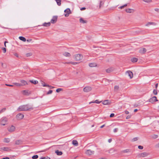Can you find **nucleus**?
I'll list each match as a JSON object with an SVG mask.
<instances>
[{"label":"nucleus","mask_w":159,"mask_h":159,"mask_svg":"<svg viewBox=\"0 0 159 159\" xmlns=\"http://www.w3.org/2000/svg\"><path fill=\"white\" fill-rule=\"evenodd\" d=\"M48 87H49L50 89H53L54 88V87L53 86H52L49 85V86H48Z\"/></svg>","instance_id":"nucleus-56"},{"label":"nucleus","mask_w":159,"mask_h":159,"mask_svg":"<svg viewBox=\"0 0 159 159\" xmlns=\"http://www.w3.org/2000/svg\"><path fill=\"white\" fill-rule=\"evenodd\" d=\"M112 141V139H108V142L109 143H111Z\"/></svg>","instance_id":"nucleus-60"},{"label":"nucleus","mask_w":159,"mask_h":159,"mask_svg":"<svg viewBox=\"0 0 159 159\" xmlns=\"http://www.w3.org/2000/svg\"><path fill=\"white\" fill-rule=\"evenodd\" d=\"M30 81L31 83L34 84H37L38 82V81L34 80H30Z\"/></svg>","instance_id":"nucleus-29"},{"label":"nucleus","mask_w":159,"mask_h":159,"mask_svg":"<svg viewBox=\"0 0 159 159\" xmlns=\"http://www.w3.org/2000/svg\"><path fill=\"white\" fill-rule=\"evenodd\" d=\"M158 100L156 96H154L149 100V102L152 103H153L157 101Z\"/></svg>","instance_id":"nucleus-5"},{"label":"nucleus","mask_w":159,"mask_h":159,"mask_svg":"<svg viewBox=\"0 0 159 159\" xmlns=\"http://www.w3.org/2000/svg\"><path fill=\"white\" fill-rule=\"evenodd\" d=\"M33 109L32 106L29 104H26L21 105L18 107L17 111H31Z\"/></svg>","instance_id":"nucleus-1"},{"label":"nucleus","mask_w":159,"mask_h":159,"mask_svg":"<svg viewBox=\"0 0 159 159\" xmlns=\"http://www.w3.org/2000/svg\"><path fill=\"white\" fill-rule=\"evenodd\" d=\"M130 150L129 149H125V150H123V152H125V153H126V152H130Z\"/></svg>","instance_id":"nucleus-36"},{"label":"nucleus","mask_w":159,"mask_h":159,"mask_svg":"<svg viewBox=\"0 0 159 159\" xmlns=\"http://www.w3.org/2000/svg\"><path fill=\"white\" fill-rule=\"evenodd\" d=\"M9 150V148L8 147H4L3 148V150L5 151H8Z\"/></svg>","instance_id":"nucleus-38"},{"label":"nucleus","mask_w":159,"mask_h":159,"mask_svg":"<svg viewBox=\"0 0 159 159\" xmlns=\"http://www.w3.org/2000/svg\"><path fill=\"white\" fill-rule=\"evenodd\" d=\"M5 85L7 86H10V87H13V86L11 84H6Z\"/></svg>","instance_id":"nucleus-54"},{"label":"nucleus","mask_w":159,"mask_h":159,"mask_svg":"<svg viewBox=\"0 0 159 159\" xmlns=\"http://www.w3.org/2000/svg\"><path fill=\"white\" fill-rule=\"evenodd\" d=\"M72 143L75 146H77L78 145V143L76 140H73L72 142Z\"/></svg>","instance_id":"nucleus-19"},{"label":"nucleus","mask_w":159,"mask_h":159,"mask_svg":"<svg viewBox=\"0 0 159 159\" xmlns=\"http://www.w3.org/2000/svg\"><path fill=\"white\" fill-rule=\"evenodd\" d=\"M23 93L24 95H29L30 94L28 91L26 90L23 91Z\"/></svg>","instance_id":"nucleus-22"},{"label":"nucleus","mask_w":159,"mask_h":159,"mask_svg":"<svg viewBox=\"0 0 159 159\" xmlns=\"http://www.w3.org/2000/svg\"><path fill=\"white\" fill-rule=\"evenodd\" d=\"M20 82L21 83L20 84L22 85L21 86L25 85L27 84V82L24 80H21Z\"/></svg>","instance_id":"nucleus-18"},{"label":"nucleus","mask_w":159,"mask_h":159,"mask_svg":"<svg viewBox=\"0 0 159 159\" xmlns=\"http://www.w3.org/2000/svg\"><path fill=\"white\" fill-rule=\"evenodd\" d=\"M32 55V54L31 53H26V56L27 57H30V56H31Z\"/></svg>","instance_id":"nucleus-42"},{"label":"nucleus","mask_w":159,"mask_h":159,"mask_svg":"<svg viewBox=\"0 0 159 159\" xmlns=\"http://www.w3.org/2000/svg\"><path fill=\"white\" fill-rule=\"evenodd\" d=\"M105 126V125H102L100 126V128H103Z\"/></svg>","instance_id":"nucleus-64"},{"label":"nucleus","mask_w":159,"mask_h":159,"mask_svg":"<svg viewBox=\"0 0 159 159\" xmlns=\"http://www.w3.org/2000/svg\"><path fill=\"white\" fill-rule=\"evenodd\" d=\"M10 139L8 138H5L3 142L5 143H8L10 142Z\"/></svg>","instance_id":"nucleus-20"},{"label":"nucleus","mask_w":159,"mask_h":159,"mask_svg":"<svg viewBox=\"0 0 159 159\" xmlns=\"http://www.w3.org/2000/svg\"><path fill=\"white\" fill-rule=\"evenodd\" d=\"M156 24H155V23H154V22H148V23L146 25H145L146 26H148L149 25H155Z\"/></svg>","instance_id":"nucleus-21"},{"label":"nucleus","mask_w":159,"mask_h":159,"mask_svg":"<svg viewBox=\"0 0 159 159\" xmlns=\"http://www.w3.org/2000/svg\"><path fill=\"white\" fill-rule=\"evenodd\" d=\"M57 17H58L57 16H53L52 19H51V20L50 23H51L52 24L55 23L57 20Z\"/></svg>","instance_id":"nucleus-6"},{"label":"nucleus","mask_w":159,"mask_h":159,"mask_svg":"<svg viewBox=\"0 0 159 159\" xmlns=\"http://www.w3.org/2000/svg\"><path fill=\"white\" fill-rule=\"evenodd\" d=\"M62 89L61 88H58L56 89V91L57 93H58L60 91L62 90Z\"/></svg>","instance_id":"nucleus-46"},{"label":"nucleus","mask_w":159,"mask_h":159,"mask_svg":"<svg viewBox=\"0 0 159 159\" xmlns=\"http://www.w3.org/2000/svg\"><path fill=\"white\" fill-rule=\"evenodd\" d=\"M1 124L3 125H5L6 124V122L7 121V119L5 117H2L0 120Z\"/></svg>","instance_id":"nucleus-2"},{"label":"nucleus","mask_w":159,"mask_h":159,"mask_svg":"<svg viewBox=\"0 0 159 159\" xmlns=\"http://www.w3.org/2000/svg\"><path fill=\"white\" fill-rule=\"evenodd\" d=\"M7 43V41H5V42H4V46H5V47H6V43Z\"/></svg>","instance_id":"nucleus-63"},{"label":"nucleus","mask_w":159,"mask_h":159,"mask_svg":"<svg viewBox=\"0 0 159 159\" xmlns=\"http://www.w3.org/2000/svg\"><path fill=\"white\" fill-rule=\"evenodd\" d=\"M143 1L147 3H150L152 2L151 0H143Z\"/></svg>","instance_id":"nucleus-44"},{"label":"nucleus","mask_w":159,"mask_h":159,"mask_svg":"<svg viewBox=\"0 0 159 159\" xmlns=\"http://www.w3.org/2000/svg\"><path fill=\"white\" fill-rule=\"evenodd\" d=\"M126 11L127 13H131L134 12V10L131 9H128L126 10Z\"/></svg>","instance_id":"nucleus-15"},{"label":"nucleus","mask_w":159,"mask_h":159,"mask_svg":"<svg viewBox=\"0 0 159 159\" xmlns=\"http://www.w3.org/2000/svg\"><path fill=\"white\" fill-rule=\"evenodd\" d=\"M155 11H156L159 12V8H155Z\"/></svg>","instance_id":"nucleus-53"},{"label":"nucleus","mask_w":159,"mask_h":159,"mask_svg":"<svg viewBox=\"0 0 159 159\" xmlns=\"http://www.w3.org/2000/svg\"><path fill=\"white\" fill-rule=\"evenodd\" d=\"M24 117V115L21 113H19L16 115V119L19 120L22 119Z\"/></svg>","instance_id":"nucleus-4"},{"label":"nucleus","mask_w":159,"mask_h":159,"mask_svg":"<svg viewBox=\"0 0 159 159\" xmlns=\"http://www.w3.org/2000/svg\"><path fill=\"white\" fill-rule=\"evenodd\" d=\"M40 159H50V158L46 157H41L40 158Z\"/></svg>","instance_id":"nucleus-45"},{"label":"nucleus","mask_w":159,"mask_h":159,"mask_svg":"<svg viewBox=\"0 0 159 159\" xmlns=\"http://www.w3.org/2000/svg\"><path fill=\"white\" fill-rule=\"evenodd\" d=\"M6 110V108H4L0 110V114L1 113H2L4 112Z\"/></svg>","instance_id":"nucleus-41"},{"label":"nucleus","mask_w":159,"mask_h":159,"mask_svg":"<svg viewBox=\"0 0 159 159\" xmlns=\"http://www.w3.org/2000/svg\"><path fill=\"white\" fill-rule=\"evenodd\" d=\"M63 55L66 57H69L70 56V54L68 52H65Z\"/></svg>","instance_id":"nucleus-28"},{"label":"nucleus","mask_w":159,"mask_h":159,"mask_svg":"<svg viewBox=\"0 0 159 159\" xmlns=\"http://www.w3.org/2000/svg\"><path fill=\"white\" fill-rule=\"evenodd\" d=\"M2 50L3 51V52L4 53H5L6 52V48H2Z\"/></svg>","instance_id":"nucleus-51"},{"label":"nucleus","mask_w":159,"mask_h":159,"mask_svg":"<svg viewBox=\"0 0 159 159\" xmlns=\"http://www.w3.org/2000/svg\"><path fill=\"white\" fill-rule=\"evenodd\" d=\"M86 9V8L84 7H82L81 8V9H80V10L82 11V10H84Z\"/></svg>","instance_id":"nucleus-55"},{"label":"nucleus","mask_w":159,"mask_h":159,"mask_svg":"<svg viewBox=\"0 0 159 159\" xmlns=\"http://www.w3.org/2000/svg\"><path fill=\"white\" fill-rule=\"evenodd\" d=\"M138 60V59L135 57H133L131 59V61L133 62H137Z\"/></svg>","instance_id":"nucleus-23"},{"label":"nucleus","mask_w":159,"mask_h":159,"mask_svg":"<svg viewBox=\"0 0 159 159\" xmlns=\"http://www.w3.org/2000/svg\"><path fill=\"white\" fill-rule=\"evenodd\" d=\"M102 104L104 105H110L111 104V102L108 100H106L102 102Z\"/></svg>","instance_id":"nucleus-11"},{"label":"nucleus","mask_w":159,"mask_h":159,"mask_svg":"<svg viewBox=\"0 0 159 159\" xmlns=\"http://www.w3.org/2000/svg\"><path fill=\"white\" fill-rule=\"evenodd\" d=\"M22 143V141L20 140H17L15 142V144L16 145L21 144Z\"/></svg>","instance_id":"nucleus-14"},{"label":"nucleus","mask_w":159,"mask_h":159,"mask_svg":"<svg viewBox=\"0 0 159 159\" xmlns=\"http://www.w3.org/2000/svg\"><path fill=\"white\" fill-rule=\"evenodd\" d=\"M55 153L57 155H61L62 154V152L61 151H59L58 150L56 151Z\"/></svg>","instance_id":"nucleus-24"},{"label":"nucleus","mask_w":159,"mask_h":159,"mask_svg":"<svg viewBox=\"0 0 159 159\" xmlns=\"http://www.w3.org/2000/svg\"><path fill=\"white\" fill-rule=\"evenodd\" d=\"M42 84L43 85V87H47V86H49V85L45 83L44 82H42Z\"/></svg>","instance_id":"nucleus-33"},{"label":"nucleus","mask_w":159,"mask_h":159,"mask_svg":"<svg viewBox=\"0 0 159 159\" xmlns=\"http://www.w3.org/2000/svg\"><path fill=\"white\" fill-rule=\"evenodd\" d=\"M80 23H86L87 22V21L85 20H84L83 18H81L80 20Z\"/></svg>","instance_id":"nucleus-25"},{"label":"nucleus","mask_w":159,"mask_h":159,"mask_svg":"<svg viewBox=\"0 0 159 159\" xmlns=\"http://www.w3.org/2000/svg\"><path fill=\"white\" fill-rule=\"evenodd\" d=\"M89 66L90 67H94L97 66L96 63H91L89 64Z\"/></svg>","instance_id":"nucleus-16"},{"label":"nucleus","mask_w":159,"mask_h":159,"mask_svg":"<svg viewBox=\"0 0 159 159\" xmlns=\"http://www.w3.org/2000/svg\"><path fill=\"white\" fill-rule=\"evenodd\" d=\"M64 12H65L66 13L68 14H69L71 13L70 10L69 8H68L66 10H65Z\"/></svg>","instance_id":"nucleus-26"},{"label":"nucleus","mask_w":159,"mask_h":159,"mask_svg":"<svg viewBox=\"0 0 159 159\" xmlns=\"http://www.w3.org/2000/svg\"><path fill=\"white\" fill-rule=\"evenodd\" d=\"M138 139L137 137H135L132 139V142L135 141L137 140Z\"/></svg>","instance_id":"nucleus-43"},{"label":"nucleus","mask_w":159,"mask_h":159,"mask_svg":"<svg viewBox=\"0 0 159 159\" xmlns=\"http://www.w3.org/2000/svg\"><path fill=\"white\" fill-rule=\"evenodd\" d=\"M94 151H92L90 149L88 150L85 152L86 154L89 155H91L92 154H94Z\"/></svg>","instance_id":"nucleus-7"},{"label":"nucleus","mask_w":159,"mask_h":159,"mask_svg":"<svg viewBox=\"0 0 159 159\" xmlns=\"http://www.w3.org/2000/svg\"><path fill=\"white\" fill-rule=\"evenodd\" d=\"M125 113L126 114H128L129 113V112L128 111H125Z\"/></svg>","instance_id":"nucleus-59"},{"label":"nucleus","mask_w":159,"mask_h":159,"mask_svg":"<svg viewBox=\"0 0 159 159\" xmlns=\"http://www.w3.org/2000/svg\"><path fill=\"white\" fill-rule=\"evenodd\" d=\"M83 58V56L80 54H77L75 55V59L76 61H80Z\"/></svg>","instance_id":"nucleus-3"},{"label":"nucleus","mask_w":159,"mask_h":159,"mask_svg":"<svg viewBox=\"0 0 159 159\" xmlns=\"http://www.w3.org/2000/svg\"><path fill=\"white\" fill-rule=\"evenodd\" d=\"M115 114L114 113H111L110 114V117H112L114 116Z\"/></svg>","instance_id":"nucleus-52"},{"label":"nucleus","mask_w":159,"mask_h":159,"mask_svg":"<svg viewBox=\"0 0 159 159\" xmlns=\"http://www.w3.org/2000/svg\"><path fill=\"white\" fill-rule=\"evenodd\" d=\"M127 6V4H125V5H124L123 6L120 7H119V8H120V9H122L124 7H125Z\"/></svg>","instance_id":"nucleus-37"},{"label":"nucleus","mask_w":159,"mask_h":159,"mask_svg":"<svg viewBox=\"0 0 159 159\" xmlns=\"http://www.w3.org/2000/svg\"><path fill=\"white\" fill-rule=\"evenodd\" d=\"M118 129L117 128H116L114 129L113 130V131L114 132L116 133V132L118 131Z\"/></svg>","instance_id":"nucleus-50"},{"label":"nucleus","mask_w":159,"mask_h":159,"mask_svg":"<svg viewBox=\"0 0 159 159\" xmlns=\"http://www.w3.org/2000/svg\"><path fill=\"white\" fill-rule=\"evenodd\" d=\"M146 52V48H142L139 51V52L140 53L142 54H143L145 53Z\"/></svg>","instance_id":"nucleus-13"},{"label":"nucleus","mask_w":159,"mask_h":159,"mask_svg":"<svg viewBox=\"0 0 159 159\" xmlns=\"http://www.w3.org/2000/svg\"><path fill=\"white\" fill-rule=\"evenodd\" d=\"M14 55L17 57H18V55L17 53H15L14 54Z\"/></svg>","instance_id":"nucleus-57"},{"label":"nucleus","mask_w":159,"mask_h":159,"mask_svg":"<svg viewBox=\"0 0 159 159\" xmlns=\"http://www.w3.org/2000/svg\"><path fill=\"white\" fill-rule=\"evenodd\" d=\"M51 23L50 22L48 23L45 22L43 24V25L45 27H48L50 25Z\"/></svg>","instance_id":"nucleus-17"},{"label":"nucleus","mask_w":159,"mask_h":159,"mask_svg":"<svg viewBox=\"0 0 159 159\" xmlns=\"http://www.w3.org/2000/svg\"><path fill=\"white\" fill-rule=\"evenodd\" d=\"M113 70L111 68H109L106 70V71L107 72L109 73L111 72Z\"/></svg>","instance_id":"nucleus-31"},{"label":"nucleus","mask_w":159,"mask_h":159,"mask_svg":"<svg viewBox=\"0 0 159 159\" xmlns=\"http://www.w3.org/2000/svg\"><path fill=\"white\" fill-rule=\"evenodd\" d=\"M153 93L155 95H157V90L156 89H154L153 91Z\"/></svg>","instance_id":"nucleus-35"},{"label":"nucleus","mask_w":159,"mask_h":159,"mask_svg":"<svg viewBox=\"0 0 159 159\" xmlns=\"http://www.w3.org/2000/svg\"><path fill=\"white\" fill-rule=\"evenodd\" d=\"M101 102V101L99 102L98 100H96L94 102H89V104H90L91 103H95L97 104H99L100 102Z\"/></svg>","instance_id":"nucleus-30"},{"label":"nucleus","mask_w":159,"mask_h":159,"mask_svg":"<svg viewBox=\"0 0 159 159\" xmlns=\"http://www.w3.org/2000/svg\"><path fill=\"white\" fill-rule=\"evenodd\" d=\"M158 136L156 134H153L152 136V138L154 139H156L158 138Z\"/></svg>","instance_id":"nucleus-40"},{"label":"nucleus","mask_w":159,"mask_h":159,"mask_svg":"<svg viewBox=\"0 0 159 159\" xmlns=\"http://www.w3.org/2000/svg\"><path fill=\"white\" fill-rule=\"evenodd\" d=\"M119 88V87L118 86H117V85H116L115 87H114V90H117Z\"/></svg>","instance_id":"nucleus-47"},{"label":"nucleus","mask_w":159,"mask_h":159,"mask_svg":"<svg viewBox=\"0 0 159 159\" xmlns=\"http://www.w3.org/2000/svg\"><path fill=\"white\" fill-rule=\"evenodd\" d=\"M126 74L128 75L130 79L133 78V74L132 72L130 70L127 71L126 72Z\"/></svg>","instance_id":"nucleus-8"},{"label":"nucleus","mask_w":159,"mask_h":159,"mask_svg":"<svg viewBox=\"0 0 159 159\" xmlns=\"http://www.w3.org/2000/svg\"><path fill=\"white\" fill-rule=\"evenodd\" d=\"M38 156L37 155H34L32 157V158L33 159H36L38 158Z\"/></svg>","instance_id":"nucleus-34"},{"label":"nucleus","mask_w":159,"mask_h":159,"mask_svg":"<svg viewBox=\"0 0 159 159\" xmlns=\"http://www.w3.org/2000/svg\"><path fill=\"white\" fill-rule=\"evenodd\" d=\"M104 4V3L102 2L101 1H100V5H99V8H100Z\"/></svg>","instance_id":"nucleus-39"},{"label":"nucleus","mask_w":159,"mask_h":159,"mask_svg":"<svg viewBox=\"0 0 159 159\" xmlns=\"http://www.w3.org/2000/svg\"><path fill=\"white\" fill-rule=\"evenodd\" d=\"M158 83H157L155 85V87L156 88V89H157V86H158Z\"/></svg>","instance_id":"nucleus-61"},{"label":"nucleus","mask_w":159,"mask_h":159,"mask_svg":"<svg viewBox=\"0 0 159 159\" xmlns=\"http://www.w3.org/2000/svg\"><path fill=\"white\" fill-rule=\"evenodd\" d=\"M69 14H68L67 13V14H65V16H66V17H67V16H69Z\"/></svg>","instance_id":"nucleus-62"},{"label":"nucleus","mask_w":159,"mask_h":159,"mask_svg":"<svg viewBox=\"0 0 159 159\" xmlns=\"http://www.w3.org/2000/svg\"><path fill=\"white\" fill-rule=\"evenodd\" d=\"M19 38L20 40H22L24 42H25L26 41V39L23 37L20 36Z\"/></svg>","instance_id":"nucleus-27"},{"label":"nucleus","mask_w":159,"mask_h":159,"mask_svg":"<svg viewBox=\"0 0 159 159\" xmlns=\"http://www.w3.org/2000/svg\"><path fill=\"white\" fill-rule=\"evenodd\" d=\"M148 154L146 152H143L140 154V156L141 157H144L147 156Z\"/></svg>","instance_id":"nucleus-12"},{"label":"nucleus","mask_w":159,"mask_h":159,"mask_svg":"<svg viewBox=\"0 0 159 159\" xmlns=\"http://www.w3.org/2000/svg\"><path fill=\"white\" fill-rule=\"evenodd\" d=\"M52 90H49L47 93V94H50L52 93Z\"/></svg>","instance_id":"nucleus-48"},{"label":"nucleus","mask_w":159,"mask_h":159,"mask_svg":"<svg viewBox=\"0 0 159 159\" xmlns=\"http://www.w3.org/2000/svg\"><path fill=\"white\" fill-rule=\"evenodd\" d=\"M15 127L13 125H11L9 127H8V131L10 132H13L15 130Z\"/></svg>","instance_id":"nucleus-10"},{"label":"nucleus","mask_w":159,"mask_h":159,"mask_svg":"<svg viewBox=\"0 0 159 159\" xmlns=\"http://www.w3.org/2000/svg\"><path fill=\"white\" fill-rule=\"evenodd\" d=\"M130 118V116H129V115H128V116L126 117V119H129V118Z\"/></svg>","instance_id":"nucleus-58"},{"label":"nucleus","mask_w":159,"mask_h":159,"mask_svg":"<svg viewBox=\"0 0 159 159\" xmlns=\"http://www.w3.org/2000/svg\"><path fill=\"white\" fill-rule=\"evenodd\" d=\"M92 89L91 87L89 86L85 87L84 88L83 90L84 92H88L90 91Z\"/></svg>","instance_id":"nucleus-9"},{"label":"nucleus","mask_w":159,"mask_h":159,"mask_svg":"<svg viewBox=\"0 0 159 159\" xmlns=\"http://www.w3.org/2000/svg\"><path fill=\"white\" fill-rule=\"evenodd\" d=\"M138 148L140 149H142L143 148V147L141 145H139L138 146Z\"/></svg>","instance_id":"nucleus-49"},{"label":"nucleus","mask_w":159,"mask_h":159,"mask_svg":"<svg viewBox=\"0 0 159 159\" xmlns=\"http://www.w3.org/2000/svg\"><path fill=\"white\" fill-rule=\"evenodd\" d=\"M14 84L18 86H21L22 85L20 83H14Z\"/></svg>","instance_id":"nucleus-32"}]
</instances>
